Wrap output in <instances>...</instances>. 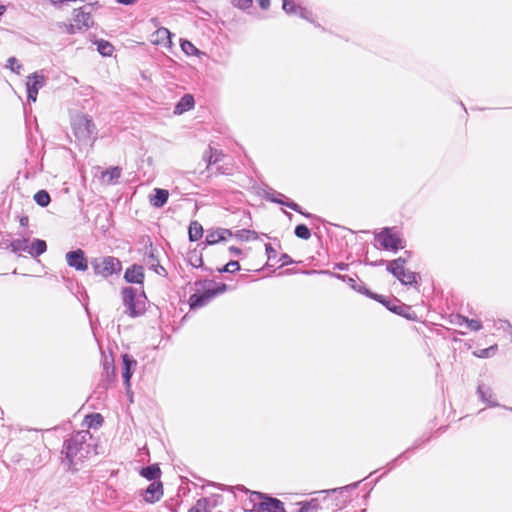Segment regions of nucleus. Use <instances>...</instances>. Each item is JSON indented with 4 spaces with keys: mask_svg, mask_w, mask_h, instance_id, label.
Returning a JSON list of instances; mask_svg holds the SVG:
<instances>
[{
    "mask_svg": "<svg viewBox=\"0 0 512 512\" xmlns=\"http://www.w3.org/2000/svg\"><path fill=\"white\" fill-rule=\"evenodd\" d=\"M181 48L187 55H194L198 52L197 48L188 40H183L181 42Z\"/></svg>",
    "mask_w": 512,
    "mask_h": 512,
    "instance_id": "obj_36",
    "label": "nucleus"
},
{
    "mask_svg": "<svg viewBox=\"0 0 512 512\" xmlns=\"http://www.w3.org/2000/svg\"><path fill=\"white\" fill-rule=\"evenodd\" d=\"M271 201L275 202V203H279V204L285 205V206H287L289 208H290V205H291V202H292V201H289V200L284 201V200H276V199H271Z\"/></svg>",
    "mask_w": 512,
    "mask_h": 512,
    "instance_id": "obj_48",
    "label": "nucleus"
},
{
    "mask_svg": "<svg viewBox=\"0 0 512 512\" xmlns=\"http://www.w3.org/2000/svg\"><path fill=\"white\" fill-rule=\"evenodd\" d=\"M7 67H9L13 72L19 74L20 70L22 68V65L18 62V60L15 57H10L7 60Z\"/></svg>",
    "mask_w": 512,
    "mask_h": 512,
    "instance_id": "obj_38",
    "label": "nucleus"
},
{
    "mask_svg": "<svg viewBox=\"0 0 512 512\" xmlns=\"http://www.w3.org/2000/svg\"><path fill=\"white\" fill-rule=\"evenodd\" d=\"M249 234H254V232H252V231H250V230H242V231L240 232V237H241V238H243V237H245V235H246V238L248 239V235H249Z\"/></svg>",
    "mask_w": 512,
    "mask_h": 512,
    "instance_id": "obj_51",
    "label": "nucleus"
},
{
    "mask_svg": "<svg viewBox=\"0 0 512 512\" xmlns=\"http://www.w3.org/2000/svg\"><path fill=\"white\" fill-rule=\"evenodd\" d=\"M295 235L301 239L307 240L311 236L309 228L304 224H299L295 228Z\"/></svg>",
    "mask_w": 512,
    "mask_h": 512,
    "instance_id": "obj_34",
    "label": "nucleus"
},
{
    "mask_svg": "<svg viewBox=\"0 0 512 512\" xmlns=\"http://www.w3.org/2000/svg\"><path fill=\"white\" fill-rule=\"evenodd\" d=\"M5 12V7L0 5V15H2Z\"/></svg>",
    "mask_w": 512,
    "mask_h": 512,
    "instance_id": "obj_57",
    "label": "nucleus"
},
{
    "mask_svg": "<svg viewBox=\"0 0 512 512\" xmlns=\"http://www.w3.org/2000/svg\"><path fill=\"white\" fill-rule=\"evenodd\" d=\"M500 323H501L500 327L503 329H506V328L511 329L512 328L511 324L508 321H500Z\"/></svg>",
    "mask_w": 512,
    "mask_h": 512,
    "instance_id": "obj_52",
    "label": "nucleus"
},
{
    "mask_svg": "<svg viewBox=\"0 0 512 512\" xmlns=\"http://www.w3.org/2000/svg\"><path fill=\"white\" fill-rule=\"evenodd\" d=\"M293 263L295 262L292 258H267L265 262L256 265L244 262L242 269L249 272H262L264 277L269 276L271 273H275L276 270H280L278 275H285L298 272L295 269L282 270L284 266Z\"/></svg>",
    "mask_w": 512,
    "mask_h": 512,
    "instance_id": "obj_3",
    "label": "nucleus"
},
{
    "mask_svg": "<svg viewBox=\"0 0 512 512\" xmlns=\"http://www.w3.org/2000/svg\"><path fill=\"white\" fill-rule=\"evenodd\" d=\"M194 106V98L190 94L184 95L175 106V114H182Z\"/></svg>",
    "mask_w": 512,
    "mask_h": 512,
    "instance_id": "obj_24",
    "label": "nucleus"
},
{
    "mask_svg": "<svg viewBox=\"0 0 512 512\" xmlns=\"http://www.w3.org/2000/svg\"><path fill=\"white\" fill-rule=\"evenodd\" d=\"M282 7H283V10L287 14H298L301 18L306 19L308 21H312V19H311L312 13L309 10H307L306 8L297 6L291 0H283Z\"/></svg>",
    "mask_w": 512,
    "mask_h": 512,
    "instance_id": "obj_16",
    "label": "nucleus"
},
{
    "mask_svg": "<svg viewBox=\"0 0 512 512\" xmlns=\"http://www.w3.org/2000/svg\"><path fill=\"white\" fill-rule=\"evenodd\" d=\"M370 298L376 300L377 302L384 305L389 311L400 315L408 320H416L417 316L414 311H412L411 307L402 303L397 298H387L383 295L370 293Z\"/></svg>",
    "mask_w": 512,
    "mask_h": 512,
    "instance_id": "obj_7",
    "label": "nucleus"
},
{
    "mask_svg": "<svg viewBox=\"0 0 512 512\" xmlns=\"http://www.w3.org/2000/svg\"><path fill=\"white\" fill-rule=\"evenodd\" d=\"M496 350H497V345H493L488 348L480 350L478 356L482 357V358L491 357L495 354Z\"/></svg>",
    "mask_w": 512,
    "mask_h": 512,
    "instance_id": "obj_39",
    "label": "nucleus"
},
{
    "mask_svg": "<svg viewBox=\"0 0 512 512\" xmlns=\"http://www.w3.org/2000/svg\"><path fill=\"white\" fill-rule=\"evenodd\" d=\"M144 500L148 503H155L163 496V485L161 481L152 482L143 492Z\"/></svg>",
    "mask_w": 512,
    "mask_h": 512,
    "instance_id": "obj_15",
    "label": "nucleus"
},
{
    "mask_svg": "<svg viewBox=\"0 0 512 512\" xmlns=\"http://www.w3.org/2000/svg\"><path fill=\"white\" fill-rule=\"evenodd\" d=\"M140 475L149 481H157L161 476V469L157 464H152L141 469Z\"/></svg>",
    "mask_w": 512,
    "mask_h": 512,
    "instance_id": "obj_23",
    "label": "nucleus"
},
{
    "mask_svg": "<svg viewBox=\"0 0 512 512\" xmlns=\"http://www.w3.org/2000/svg\"><path fill=\"white\" fill-rule=\"evenodd\" d=\"M90 10H91L90 6H85L83 8L74 10L73 20H74L75 24L71 25V30H70L71 33L74 32V30H73L74 26H76L78 29H82V28H89L93 24V19H92Z\"/></svg>",
    "mask_w": 512,
    "mask_h": 512,
    "instance_id": "obj_12",
    "label": "nucleus"
},
{
    "mask_svg": "<svg viewBox=\"0 0 512 512\" xmlns=\"http://www.w3.org/2000/svg\"><path fill=\"white\" fill-rule=\"evenodd\" d=\"M91 437L88 430H82L72 434L64 441L61 454L64 455L62 463L67 470L73 472L78 470L77 465L81 463L91 451V445L87 442Z\"/></svg>",
    "mask_w": 512,
    "mask_h": 512,
    "instance_id": "obj_1",
    "label": "nucleus"
},
{
    "mask_svg": "<svg viewBox=\"0 0 512 512\" xmlns=\"http://www.w3.org/2000/svg\"><path fill=\"white\" fill-rule=\"evenodd\" d=\"M149 256H150V257H153V256H154V254H153V252H152V251H150V252H149Z\"/></svg>",
    "mask_w": 512,
    "mask_h": 512,
    "instance_id": "obj_60",
    "label": "nucleus"
},
{
    "mask_svg": "<svg viewBox=\"0 0 512 512\" xmlns=\"http://www.w3.org/2000/svg\"><path fill=\"white\" fill-rule=\"evenodd\" d=\"M232 236V233L228 229H218L215 231H208L205 241L208 245L218 244L222 241H226Z\"/></svg>",
    "mask_w": 512,
    "mask_h": 512,
    "instance_id": "obj_18",
    "label": "nucleus"
},
{
    "mask_svg": "<svg viewBox=\"0 0 512 512\" xmlns=\"http://www.w3.org/2000/svg\"><path fill=\"white\" fill-rule=\"evenodd\" d=\"M65 256H84V251L81 249L68 251Z\"/></svg>",
    "mask_w": 512,
    "mask_h": 512,
    "instance_id": "obj_45",
    "label": "nucleus"
},
{
    "mask_svg": "<svg viewBox=\"0 0 512 512\" xmlns=\"http://www.w3.org/2000/svg\"><path fill=\"white\" fill-rule=\"evenodd\" d=\"M153 195H150L149 202L155 208L163 207L169 198V192L166 189L155 188L153 190Z\"/></svg>",
    "mask_w": 512,
    "mask_h": 512,
    "instance_id": "obj_19",
    "label": "nucleus"
},
{
    "mask_svg": "<svg viewBox=\"0 0 512 512\" xmlns=\"http://www.w3.org/2000/svg\"><path fill=\"white\" fill-rule=\"evenodd\" d=\"M265 249L268 256H270L272 253H276V250L272 247L271 244H266Z\"/></svg>",
    "mask_w": 512,
    "mask_h": 512,
    "instance_id": "obj_49",
    "label": "nucleus"
},
{
    "mask_svg": "<svg viewBox=\"0 0 512 512\" xmlns=\"http://www.w3.org/2000/svg\"><path fill=\"white\" fill-rule=\"evenodd\" d=\"M375 245L381 246L384 250L397 253L405 247V241L399 236L394 228H383L375 235Z\"/></svg>",
    "mask_w": 512,
    "mask_h": 512,
    "instance_id": "obj_6",
    "label": "nucleus"
},
{
    "mask_svg": "<svg viewBox=\"0 0 512 512\" xmlns=\"http://www.w3.org/2000/svg\"><path fill=\"white\" fill-rule=\"evenodd\" d=\"M45 76L35 72L27 77V99L28 102H36L39 89L45 85Z\"/></svg>",
    "mask_w": 512,
    "mask_h": 512,
    "instance_id": "obj_11",
    "label": "nucleus"
},
{
    "mask_svg": "<svg viewBox=\"0 0 512 512\" xmlns=\"http://www.w3.org/2000/svg\"><path fill=\"white\" fill-rule=\"evenodd\" d=\"M189 239L191 241H197L203 235V228L197 221L191 222L188 229Z\"/></svg>",
    "mask_w": 512,
    "mask_h": 512,
    "instance_id": "obj_28",
    "label": "nucleus"
},
{
    "mask_svg": "<svg viewBox=\"0 0 512 512\" xmlns=\"http://www.w3.org/2000/svg\"><path fill=\"white\" fill-rule=\"evenodd\" d=\"M215 296L217 291H211L209 289L202 293H194L189 298V305L191 309H197L207 305Z\"/></svg>",
    "mask_w": 512,
    "mask_h": 512,
    "instance_id": "obj_14",
    "label": "nucleus"
},
{
    "mask_svg": "<svg viewBox=\"0 0 512 512\" xmlns=\"http://www.w3.org/2000/svg\"><path fill=\"white\" fill-rule=\"evenodd\" d=\"M267 198H268L270 201H271V199L281 200L279 197L267 196Z\"/></svg>",
    "mask_w": 512,
    "mask_h": 512,
    "instance_id": "obj_58",
    "label": "nucleus"
},
{
    "mask_svg": "<svg viewBox=\"0 0 512 512\" xmlns=\"http://www.w3.org/2000/svg\"><path fill=\"white\" fill-rule=\"evenodd\" d=\"M210 290L211 291H217V295H219V294L223 293L226 290V285L222 284L221 286H219L217 288H212Z\"/></svg>",
    "mask_w": 512,
    "mask_h": 512,
    "instance_id": "obj_47",
    "label": "nucleus"
},
{
    "mask_svg": "<svg viewBox=\"0 0 512 512\" xmlns=\"http://www.w3.org/2000/svg\"><path fill=\"white\" fill-rule=\"evenodd\" d=\"M228 250H229L230 252L240 253V250H239L238 248L234 247V246H229V247H228Z\"/></svg>",
    "mask_w": 512,
    "mask_h": 512,
    "instance_id": "obj_54",
    "label": "nucleus"
},
{
    "mask_svg": "<svg viewBox=\"0 0 512 512\" xmlns=\"http://www.w3.org/2000/svg\"><path fill=\"white\" fill-rule=\"evenodd\" d=\"M123 371L122 377L126 386L127 392L130 393V379L136 369L137 361L130 355H122Z\"/></svg>",
    "mask_w": 512,
    "mask_h": 512,
    "instance_id": "obj_13",
    "label": "nucleus"
},
{
    "mask_svg": "<svg viewBox=\"0 0 512 512\" xmlns=\"http://www.w3.org/2000/svg\"><path fill=\"white\" fill-rule=\"evenodd\" d=\"M189 263L193 267H201L203 265V258H189Z\"/></svg>",
    "mask_w": 512,
    "mask_h": 512,
    "instance_id": "obj_44",
    "label": "nucleus"
},
{
    "mask_svg": "<svg viewBox=\"0 0 512 512\" xmlns=\"http://www.w3.org/2000/svg\"><path fill=\"white\" fill-rule=\"evenodd\" d=\"M290 209H292V210H294V211H296V212H298V213H300V214H302V215H304V216H306V217H310V216H311V215H310V214H308V213H304V212L301 210V207H300L297 203H295V202H291Z\"/></svg>",
    "mask_w": 512,
    "mask_h": 512,
    "instance_id": "obj_43",
    "label": "nucleus"
},
{
    "mask_svg": "<svg viewBox=\"0 0 512 512\" xmlns=\"http://www.w3.org/2000/svg\"><path fill=\"white\" fill-rule=\"evenodd\" d=\"M96 275L104 278L121 271V263L119 258H93L91 262Z\"/></svg>",
    "mask_w": 512,
    "mask_h": 512,
    "instance_id": "obj_9",
    "label": "nucleus"
},
{
    "mask_svg": "<svg viewBox=\"0 0 512 512\" xmlns=\"http://www.w3.org/2000/svg\"><path fill=\"white\" fill-rule=\"evenodd\" d=\"M28 222V218L24 217L21 219V225H25Z\"/></svg>",
    "mask_w": 512,
    "mask_h": 512,
    "instance_id": "obj_56",
    "label": "nucleus"
},
{
    "mask_svg": "<svg viewBox=\"0 0 512 512\" xmlns=\"http://www.w3.org/2000/svg\"><path fill=\"white\" fill-rule=\"evenodd\" d=\"M121 294L126 314L133 318L144 314L147 298L143 291L138 294L137 289L128 286L122 289Z\"/></svg>",
    "mask_w": 512,
    "mask_h": 512,
    "instance_id": "obj_4",
    "label": "nucleus"
},
{
    "mask_svg": "<svg viewBox=\"0 0 512 512\" xmlns=\"http://www.w3.org/2000/svg\"><path fill=\"white\" fill-rule=\"evenodd\" d=\"M336 268L340 269V270H344L347 268V264H344V263H338L335 265Z\"/></svg>",
    "mask_w": 512,
    "mask_h": 512,
    "instance_id": "obj_53",
    "label": "nucleus"
},
{
    "mask_svg": "<svg viewBox=\"0 0 512 512\" xmlns=\"http://www.w3.org/2000/svg\"><path fill=\"white\" fill-rule=\"evenodd\" d=\"M68 265L77 270L84 271L88 267L87 258H67Z\"/></svg>",
    "mask_w": 512,
    "mask_h": 512,
    "instance_id": "obj_30",
    "label": "nucleus"
},
{
    "mask_svg": "<svg viewBox=\"0 0 512 512\" xmlns=\"http://www.w3.org/2000/svg\"><path fill=\"white\" fill-rule=\"evenodd\" d=\"M407 258H395L387 263V271L392 273L404 285H416L419 273L406 267Z\"/></svg>",
    "mask_w": 512,
    "mask_h": 512,
    "instance_id": "obj_5",
    "label": "nucleus"
},
{
    "mask_svg": "<svg viewBox=\"0 0 512 512\" xmlns=\"http://www.w3.org/2000/svg\"><path fill=\"white\" fill-rule=\"evenodd\" d=\"M300 505L301 506H300L298 512H316L320 508L319 502L317 499H312L310 501L302 502V503H300Z\"/></svg>",
    "mask_w": 512,
    "mask_h": 512,
    "instance_id": "obj_32",
    "label": "nucleus"
},
{
    "mask_svg": "<svg viewBox=\"0 0 512 512\" xmlns=\"http://www.w3.org/2000/svg\"><path fill=\"white\" fill-rule=\"evenodd\" d=\"M232 3L240 9H247L252 5V0H232Z\"/></svg>",
    "mask_w": 512,
    "mask_h": 512,
    "instance_id": "obj_40",
    "label": "nucleus"
},
{
    "mask_svg": "<svg viewBox=\"0 0 512 512\" xmlns=\"http://www.w3.org/2000/svg\"><path fill=\"white\" fill-rule=\"evenodd\" d=\"M124 278L129 283L142 284L144 281V268L134 264L127 268Z\"/></svg>",
    "mask_w": 512,
    "mask_h": 512,
    "instance_id": "obj_17",
    "label": "nucleus"
},
{
    "mask_svg": "<svg viewBox=\"0 0 512 512\" xmlns=\"http://www.w3.org/2000/svg\"><path fill=\"white\" fill-rule=\"evenodd\" d=\"M34 200L39 206L46 207L51 199L47 191L40 190L34 195Z\"/></svg>",
    "mask_w": 512,
    "mask_h": 512,
    "instance_id": "obj_33",
    "label": "nucleus"
},
{
    "mask_svg": "<svg viewBox=\"0 0 512 512\" xmlns=\"http://www.w3.org/2000/svg\"><path fill=\"white\" fill-rule=\"evenodd\" d=\"M477 393L483 402L489 404L490 406H498V403L492 400L494 394L489 386L484 384L478 385Z\"/></svg>",
    "mask_w": 512,
    "mask_h": 512,
    "instance_id": "obj_21",
    "label": "nucleus"
},
{
    "mask_svg": "<svg viewBox=\"0 0 512 512\" xmlns=\"http://www.w3.org/2000/svg\"><path fill=\"white\" fill-rule=\"evenodd\" d=\"M155 39L154 43L158 45L170 46L172 44L171 37L172 33L164 27L159 28L153 35Z\"/></svg>",
    "mask_w": 512,
    "mask_h": 512,
    "instance_id": "obj_20",
    "label": "nucleus"
},
{
    "mask_svg": "<svg viewBox=\"0 0 512 512\" xmlns=\"http://www.w3.org/2000/svg\"><path fill=\"white\" fill-rule=\"evenodd\" d=\"M152 267L154 269V271L158 274V275H161V276H167V270L165 267H163L162 265L160 264H152Z\"/></svg>",
    "mask_w": 512,
    "mask_h": 512,
    "instance_id": "obj_41",
    "label": "nucleus"
},
{
    "mask_svg": "<svg viewBox=\"0 0 512 512\" xmlns=\"http://www.w3.org/2000/svg\"><path fill=\"white\" fill-rule=\"evenodd\" d=\"M242 269V266L237 261H230L226 265H224L222 268H217L218 272H228L233 273L235 271H238Z\"/></svg>",
    "mask_w": 512,
    "mask_h": 512,
    "instance_id": "obj_35",
    "label": "nucleus"
},
{
    "mask_svg": "<svg viewBox=\"0 0 512 512\" xmlns=\"http://www.w3.org/2000/svg\"><path fill=\"white\" fill-rule=\"evenodd\" d=\"M210 500L209 498H200L196 503L188 510V512H211L210 511Z\"/></svg>",
    "mask_w": 512,
    "mask_h": 512,
    "instance_id": "obj_29",
    "label": "nucleus"
},
{
    "mask_svg": "<svg viewBox=\"0 0 512 512\" xmlns=\"http://www.w3.org/2000/svg\"><path fill=\"white\" fill-rule=\"evenodd\" d=\"M463 321L466 322L468 328L472 331H478L482 328V324L480 321L475 319H468L466 317H462Z\"/></svg>",
    "mask_w": 512,
    "mask_h": 512,
    "instance_id": "obj_37",
    "label": "nucleus"
},
{
    "mask_svg": "<svg viewBox=\"0 0 512 512\" xmlns=\"http://www.w3.org/2000/svg\"><path fill=\"white\" fill-rule=\"evenodd\" d=\"M73 131L79 141H88L94 138L96 128L92 119L87 116L76 117L73 121Z\"/></svg>",
    "mask_w": 512,
    "mask_h": 512,
    "instance_id": "obj_10",
    "label": "nucleus"
},
{
    "mask_svg": "<svg viewBox=\"0 0 512 512\" xmlns=\"http://www.w3.org/2000/svg\"><path fill=\"white\" fill-rule=\"evenodd\" d=\"M121 168L115 166L110 167L107 170L102 172V180L106 182L107 184L115 183L121 176Z\"/></svg>",
    "mask_w": 512,
    "mask_h": 512,
    "instance_id": "obj_25",
    "label": "nucleus"
},
{
    "mask_svg": "<svg viewBox=\"0 0 512 512\" xmlns=\"http://www.w3.org/2000/svg\"><path fill=\"white\" fill-rule=\"evenodd\" d=\"M249 494L244 502V509L251 512H286L284 503L267 494L249 491L244 486L238 487Z\"/></svg>",
    "mask_w": 512,
    "mask_h": 512,
    "instance_id": "obj_2",
    "label": "nucleus"
},
{
    "mask_svg": "<svg viewBox=\"0 0 512 512\" xmlns=\"http://www.w3.org/2000/svg\"><path fill=\"white\" fill-rule=\"evenodd\" d=\"M259 6L262 8V9H268L269 6H270V0H257Z\"/></svg>",
    "mask_w": 512,
    "mask_h": 512,
    "instance_id": "obj_46",
    "label": "nucleus"
},
{
    "mask_svg": "<svg viewBox=\"0 0 512 512\" xmlns=\"http://www.w3.org/2000/svg\"><path fill=\"white\" fill-rule=\"evenodd\" d=\"M354 290H355V291H357V292H359V293H361V294L366 295V296H367V297H369V298H370V295H369V294H370V293H372L370 290H368V289L365 287V285H364L363 283H360V284H358V283H357V289H354Z\"/></svg>",
    "mask_w": 512,
    "mask_h": 512,
    "instance_id": "obj_42",
    "label": "nucleus"
},
{
    "mask_svg": "<svg viewBox=\"0 0 512 512\" xmlns=\"http://www.w3.org/2000/svg\"><path fill=\"white\" fill-rule=\"evenodd\" d=\"M303 273H306V274H313V273L330 274V272L327 270H321V271L311 270V271H303ZM331 275H332V273H331ZM333 276H336L337 278L342 279L343 281L347 282L348 285L352 289H357V281L354 278L346 276V275H340V274H333Z\"/></svg>",
    "mask_w": 512,
    "mask_h": 512,
    "instance_id": "obj_27",
    "label": "nucleus"
},
{
    "mask_svg": "<svg viewBox=\"0 0 512 512\" xmlns=\"http://www.w3.org/2000/svg\"><path fill=\"white\" fill-rule=\"evenodd\" d=\"M33 260H35L36 263L39 262V259L37 257H34Z\"/></svg>",
    "mask_w": 512,
    "mask_h": 512,
    "instance_id": "obj_59",
    "label": "nucleus"
},
{
    "mask_svg": "<svg viewBox=\"0 0 512 512\" xmlns=\"http://www.w3.org/2000/svg\"><path fill=\"white\" fill-rule=\"evenodd\" d=\"M224 157V154L222 151L213 149L211 146L208 147V149L203 154V159L207 161V168L210 167L212 164H216L220 162Z\"/></svg>",
    "mask_w": 512,
    "mask_h": 512,
    "instance_id": "obj_22",
    "label": "nucleus"
},
{
    "mask_svg": "<svg viewBox=\"0 0 512 512\" xmlns=\"http://www.w3.org/2000/svg\"><path fill=\"white\" fill-rule=\"evenodd\" d=\"M85 422L88 428L97 429L102 426L104 419L100 413H91L86 415Z\"/></svg>",
    "mask_w": 512,
    "mask_h": 512,
    "instance_id": "obj_26",
    "label": "nucleus"
},
{
    "mask_svg": "<svg viewBox=\"0 0 512 512\" xmlns=\"http://www.w3.org/2000/svg\"><path fill=\"white\" fill-rule=\"evenodd\" d=\"M116 1L123 5H132V4H135L138 0H116Z\"/></svg>",
    "mask_w": 512,
    "mask_h": 512,
    "instance_id": "obj_50",
    "label": "nucleus"
},
{
    "mask_svg": "<svg viewBox=\"0 0 512 512\" xmlns=\"http://www.w3.org/2000/svg\"><path fill=\"white\" fill-rule=\"evenodd\" d=\"M10 247L13 253L26 252L31 256H39L46 252L47 244L41 239L30 241L27 238H18L11 242Z\"/></svg>",
    "mask_w": 512,
    "mask_h": 512,
    "instance_id": "obj_8",
    "label": "nucleus"
},
{
    "mask_svg": "<svg viewBox=\"0 0 512 512\" xmlns=\"http://www.w3.org/2000/svg\"><path fill=\"white\" fill-rule=\"evenodd\" d=\"M97 50L103 56H111L113 53L114 47L108 41L100 40V41H97Z\"/></svg>",
    "mask_w": 512,
    "mask_h": 512,
    "instance_id": "obj_31",
    "label": "nucleus"
},
{
    "mask_svg": "<svg viewBox=\"0 0 512 512\" xmlns=\"http://www.w3.org/2000/svg\"><path fill=\"white\" fill-rule=\"evenodd\" d=\"M384 262L385 261L383 259H380L379 261L370 262L369 264L377 266V265H382Z\"/></svg>",
    "mask_w": 512,
    "mask_h": 512,
    "instance_id": "obj_55",
    "label": "nucleus"
}]
</instances>
